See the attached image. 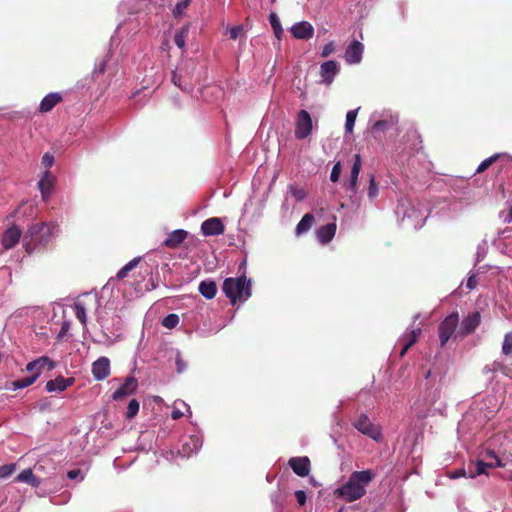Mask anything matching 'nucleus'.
Instances as JSON below:
<instances>
[{
  "label": "nucleus",
  "instance_id": "13d9d810",
  "mask_svg": "<svg viewBox=\"0 0 512 512\" xmlns=\"http://www.w3.org/2000/svg\"><path fill=\"white\" fill-rule=\"evenodd\" d=\"M182 405H183L184 407H186V408H187V411H188V412H189V414L191 415L189 405H188V404H186V403H184V402H182Z\"/></svg>",
  "mask_w": 512,
  "mask_h": 512
},
{
  "label": "nucleus",
  "instance_id": "f257e3e1",
  "mask_svg": "<svg viewBox=\"0 0 512 512\" xmlns=\"http://www.w3.org/2000/svg\"><path fill=\"white\" fill-rule=\"evenodd\" d=\"M375 478L370 469L354 471L345 484L335 490L336 497H342L347 502H354L366 495V487Z\"/></svg>",
  "mask_w": 512,
  "mask_h": 512
},
{
  "label": "nucleus",
  "instance_id": "423d86ee",
  "mask_svg": "<svg viewBox=\"0 0 512 512\" xmlns=\"http://www.w3.org/2000/svg\"><path fill=\"white\" fill-rule=\"evenodd\" d=\"M353 426L365 436L378 441L381 439V432L378 426L371 422L368 416L363 413L353 422Z\"/></svg>",
  "mask_w": 512,
  "mask_h": 512
},
{
  "label": "nucleus",
  "instance_id": "9b49d317",
  "mask_svg": "<svg viewBox=\"0 0 512 512\" xmlns=\"http://www.w3.org/2000/svg\"><path fill=\"white\" fill-rule=\"evenodd\" d=\"M288 466L298 477H306L311 471V460L308 457H294L288 459Z\"/></svg>",
  "mask_w": 512,
  "mask_h": 512
},
{
  "label": "nucleus",
  "instance_id": "393cba45",
  "mask_svg": "<svg viewBox=\"0 0 512 512\" xmlns=\"http://www.w3.org/2000/svg\"><path fill=\"white\" fill-rule=\"evenodd\" d=\"M15 480L17 482L27 483L32 487H38L41 485V480L38 477L34 476L31 468L24 469L15 477Z\"/></svg>",
  "mask_w": 512,
  "mask_h": 512
},
{
  "label": "nucleus",
  "instance_id": "e433bc0d",
  "mask_svg": "<svg viewBox=\"0 0 512 512\" xmlns=\"http://www.w3.org/2000/svg\"><path fill=\"white\" fill-rule=\"evenodd\" d=\"M162 326L167 329H174L179 324V317L177 314H169L161 322Z\"/></svg>",
  "mask_w": 512,
  "mask_h": 512
},
{
  "label": "nucleus",
  "instance_id": "6e6d98bb",
  "mask_svg": "<svg viewBox=\"0 0 512 512\" xmlns=\"http://www.w3.org/2000/svg\"><path fill=\"white\" fill-rule=\"evenodd\" d=\"M466 474H467V472L465 470H460L459 472L454 474L452 477H460V476L464 477Z\"/></svg>",
  "mask_w": 512,
  "mask_h": 512
},
{
  "label": "nucleus",
  "instance_id": "2f4dec72",
  "mask_svg": "<svg viewBox=\"0 0 512 512\" xmlns=\"http://www.w3.org/2000/svg\"><path fill=\"white\" fill-rule=\"evenodd\" d=\"M188 27L180 28L176 34H174L173 40L177 47L183 49L185 46V38L188 36Z\"/></svg>",
  "mask_w": 512,
  "mask_h": 512
},
{
  "label": "nucleus",
  "instance_id": "c85d7f7f",
  "mask_svg": "<svg viewBox=\"0 0 512 512\" xmlns=\"http://www.w3.org/2000/svg\"><path fill=\"white\" fill-rule=\"evenodd\" d=\"M501 156H502V154L497 153V154H493V155H492L491 157H489V158H486L484 161H482V162L479 164V166H478V168H477V170H476V173H477V174H481L482 172H484V171H486L487 169H489V168H490V166H491L493 163L497 162V161H498V159H500V158H501Z\"/></svg>",
  "mask_w": 512,
  "mask_h": 512
},
{
  "label": "nucleus",
  "instance_id": "6e6552de",
  "mask_svg": "<svg viewBox=\"0 0 512 512\" xmlns=\"http://www.w3.org/2000/svg\"><path fill=\"white\" fill-rule=\"evenodd\" d=\"M481 322V316L478 311H473L467 315V317L463 318L456 337H466L469 336L476 330Z\"/></svg>",
  "mask_w": 512,
  "mask_h": 512
},
{
  "label": "nucleus",
  "instance_id": "4468645a",
  "mask_svg": "<svg viewBox=\"0 0 512 512\" xmlns=\"http://www.w3.org/2000/svg\"><path fill=\"white\" fill-rule=\"evenodd\" d=\"M364 46L361 42L354 40L347 46L345 60L348 64H358L363 57Z\"/></svg>",
  "mask_w": 512,
  "mask_h": 512
},
{
  "label": "nucleus",
  "instance_id": "de8ad7c7",
  "mask_svg": "<svg viewBox=\"0 0 512 512\" xmlns=\"http://www.w3.org/2000/svg\"><path fill=\"white\" fill-rule=\"evenodd\" d=\"M242 32H243V27L241 25L234 26V27L230 28V31H229L230 38L235 40L240 37Z\"/></svg>",
  "mask_w": 512,
  "mask_h": 512
},
{
  "label": "nucleus",
  "instance_id": "4c0bfd02",
  "mask_svg": "<svg viewBox=\"0 0 512 512\" xmlns=\"http://www.w3.org/2000/svg\"><path fill=\"white\" fill-rule=\"evenodd\" d=\"M502 354L504 356H510L512 354V332L504 335L502 344Z\"/></svg>",
  "mask_w": 512,
  "mask_h": 512
},
{
  "label": "nucleus",
  "instance_id": "1a4fd4ad",
  "mask_svg": "<svg viewBox=\"0 0 512 512\" xmlns=\"http://www.w3.org/2000/svg\"><path fill=\"white\" fill-rule=\"evenodd\" d=\"M22 229L12 224L2 234L1 243L4 250H11L21 240Z\"/></svg>",
  "mask_w": 512,
  "mask_h": 512
},
{
  "label": "nucleus",
  "instance_id": "79ce46f5",
  "mask_svg": "<svg viewBox=\"0 0 512 512\" xmlns=\"http://www.w3.org/2000/svg\"><path fill=\"white\" fill-rule=\"evenodd\" d=\"M341 172H342L341 162L335 163V165L333 166L332 171H331V181L337 182L338 179L341 177Z\"/></svg>",
  "mask_w": 512,
  "mask_h": 512
},
{
  "label": "nucleus",
  "instance_id": "20e7f679",
  "mask_svg": "<svg viewBox=\"0 0 512 512\" xmlns=\"http://www.w3.org/2000/svg\"><path fill=\"white\" fill-rule=\"evenodd\" d=\"M459 326V315L457 312H452L439 323L438 335L440 341V347L446 346L451 337L456 339Z\"/></svg>",
  "mask_w": 512,
  "mask_h": 512
},
{
  "label": "nucleus",
  "instance_id": "37998d69",
  "mask_svg": "<svg viewBox=\"0 0 512 512\" xmlns=\"http://www.w3.org/2000/svg\"><path fill=\"white\" fill-rule=\"evenodd\" d=\"M388 126H389L388 121L380 120V121H377L374 123V125L372 127V131H373L374 135L376 136V133H378L380 131H386Z\"/></svg>",
  "mask_w": 512,
  "mask_h": 512
},
{
  "label": "nucleus",
  "instance_id": "ddd939ff",
  "mask_svg": "<svg viewBox=\"0 0 512 512\" xmlns=\"http://www.w3.org/2000/svg\"><path fill=\"white\" fill-rule=\"evenodd\" d=\"M92 374L97 381L105 380L110 375V361L106 356L99 357L92 364Z\"/></svg>",
  "mask_w": 512,
  "mask_h": 512
},
{
  "label": "nucleus",
  "instance_id": "5fc2aeb1",
  "mask_svg": "<svg viewBox=\"0 0 512 512\" xmlns=\"http://www.w3.org/2000/svg\"><path fill=\"white\" fill-rule=\"evenodd\" d=\"M176 364H177V371L179 373H182L184 371L185 364L183 363V360L181 359L180 356H177Z\"/></svg>",
  "mask_w": 512,
  "mask_h": 512
},
{
  "label": "nucleus",
  "instance_id": "052dcab7",
  "mask_svg": "<svg viewBox=\"0 0 512 512\" xmlns=\"http://www.w3.org/2000/svg\"><path fill=\"white\" fill-rule=\"evenodd\" d=\"M273 2H275L276 0H272Z\"/></svg>",
  "mask_w": 512,
  "mask_h": 512
},
{
  "label": "nucleus",
  "instance_id": "cd10ccee",
  "mask_svg": "<svg viewBox=\"0 0 512 512\" xmlns=\"http://www.w3.org/2000/svg\"><path fill=\"white\" fill-rule=\"evenodd\" d=\"M140 260H141L140 256L135 257L134 259L129 261L127 264H125L122 268H120L116 275L117 280L120 281V280L125 279L128 275V272L135 269L137 267V265L139 264Z\"/></svg>",
  "mask_w": 512,
  "mask_h": 512
},
{
  "label": "nucleus",
  "instance_id": "864d4df0",
  "mask_svg": "<svg viewBox=\"0 0 512 512\" xmlns=\"http://www.w3.org/2000/svg\"><path fill=\"white\" fill-rule=\"evenodd\" d=\"M80 473H81L80 469L69 470L67 472V477L69 479H76L80 475Z\"/></svg>",
  "mask_w": 512,
  "mask_h": 512
},
{
  "label": "nucleus",
  "instance_id": "f03ea898",
  "mask_svg": "<svg viewBox=\"0 0 512 512\" xmlns=\"http://www.w3.org/2000/svg\"><path fill=\"white\" fill-rule=\"evenodd\" d=\"M57 225L40 222L28 226L23 235V248L27 254L44 250L51 243Z\"/></svg>",
  "mask_w": 512,
  "mask_h": 512
},
{
  "label": "nucleus",
  "instance_id": "2eb2a0df",
  "mask_svg": "<svg viewBox=\"0 0 512 512\" xmlns=\"http://www.w3.org/2000/svg\"><path fill=\"white\" fill-rule=\"evenodd\" d=\"M201 232L204 235H222L224 233V225L220 218L211 217L201 224Z\"/></svg>",
  "mask_w": 512,
  "mask_h": 512
},
{
  "label": "nucleus",
  "instance_id": "c03bdc74",
  "mask_svg": "<svg viewBox=\"0 0 512 512\" xmlns=\"http://www.w3.org/2000/svg\"><path fill=\"white\" fill-rule=\"evenodd\" d=\"M172 82L174 85H177L183 91H188L190 89L189 85L182 83L181 76L176 73L172 74Z\"/></svg>",
  "mask_w": 512,
  "mask_h": 512
},
{
  "label": "nucleus",
  "instance_id": "09e8293b",
  "mask_svg": "<svg viewBox=\"0 0 512 512\" xmlns=\"http://www.w3.org/2000/svg\"><path fill=\"white\" fill-rule=\"evenodd\" d=\"M295 498L298 505H305L306 503V494L303 490H297L295 492Z\"/></svg>",
  "mask_w": 512,
  "mask_h": 512
},
{
  "label": "nucleus",
  "instance_id": "603ef678",
  "mask_svg": "<svg viewBox=\"0 0 512 512\" xmlns=\"http://www.w3.org/2000/svg\"><path fill=\"white\" fill-rule=\"evenodd\" d=\"M183 416V412L180 409L174 408L171 412L172 420H179Z\"/></svg>",
  "mask_w": 512,
  "mask_h": 512
},
{
  "label": "nucleus",
  "instance_id": "bf43d9fd",
  "mask_svg": "<svg viewBox=\"0 0 512 512\" xmlns=\"http://www.w3.org/2000/svg\"><path fill=\"white\" fill-rule=\"evenodd\" d=\"M430 375H431V371H430V370H428V371H427V373L425 374V377H426V378H429V377H430Z\"/></svg>",
  "mask_w": 512,
  "mask_h": 512
},
{
  "label": "nucleus",
  "instance_id": "bb28decb",
  "mask_svg": "<svg viewBox=\"0 0 512 512\" xmlns=\"http://www.w3.org/2000/svg\"><path fill=\"white\" fill-rule=\"evenodd\" d=\"M53 185V176L51 175V172L46 170L44 173V177L38 182V187H40L42 196L46 197L51 193Z\"/></svg>",
  "mask_w": 512,
  "mask_h": 512
},
{
  "label": "nucleus",
  "instance_id": "6ab92c4d",
  "mask_svg": "<svg viewBox=\"0 0 512 512\" xmlns=\"http://www.w3.org/2000/svg\"><path fill=\"white\" fill-rule=\"evenodd\" d=\"M336 227L335 222L318 227L316 230V238L318 242L326 244L332 241L336 233Z\"/></svg>",
  "mask_w": 512,
  "mask_h": 512
},
{
  "label": "nucleus",
  "instance_id": "58836bf2",
  "mask_svg": "<svg viewBox=\"0 0 512 512\" xmlns=\"http://www.w3.org/2000/svg\"><path fill=\"white\" fill-rule=\"evenodd\" d=\"M139 412V402L136 399H132L127 406L126 418L128 420L135 417Z\"/></svg>",
  "mask_w": 512,
  "mask_h": 512
},
{
  "label": "nucleus",
  "instance_id": "c9c22d12",
  "mask_svg": "<svg viewBox=\"0 0 512 512\" xmlns=\"http://www.w3.org/2000/svg\"><path fill=\"white\" fill-rule=\"evenodd\" d=\"M36 381V375H31L28 377H24L22 379H18L12 383L14 389H23L27 386L34 384Z\"/></svg>",
  "mask_w": 512,
  "mask_h": 512
},
{
  "label": "nucleus",
  "instance_id": "39448f33",
  "mask_svg": "<svg viewBox=\"0 0 512 512\" xmlns=\"http://www.w3.org/2000/svg\"><path fill=\"white\" fill-rule=\"evenodd\" d=\"M486 457L488 459H493L494 462H483V461H477L473 464V470L472 468H469V477L473 478L476 476H480L482 474H487V469L499 467L504 468L508 466V462L503 460V458H500L497 453L493 450H488L486 453Z\"/></svg>",
  "mask_w": 512,
  "mask_h": 512
},
{
  "label": "nucleus",
  "instance_id": "a19ab883",
  "mask_svg": "<svg viewBox=\"0 0 512 512\" xmlns=\"http://www.w3.org/2000/svg\"><path fill=\"white\" fill-rule=\"evenodd\" d=\"M290 192L292 197L297 201H302L306 197V192L302 187L292 186L290 187Z\"/></svg>",
  "mask_w": 512,
  "mask_h": 512
},
{
  "label": "nucleus",
  "instance_id": "473e14b6",
  "mask_svg": "<svg viewBox=\"0 0 512 512\" xmlns=\"http://www.w3.org/2000/svg\"><path fill=\"white\" fill-rule=\"evenodd\" d=\"M379 188L374 175H369V185L367 188V196L370 200H374L378 197Z\"/></svg>",
  "mask_w": 512,
  "mask_h": 512
},
{
  "label": "nucleus",
  "instance_id": "f704fd0d",
  "mask_svg": "<svg viewBox=\"0 0 512 512\" xmlns=\"http://www.w3.org/2000/svg\"><path fill=\"white\" fill-rule=\"evenodd\" d=\"M358 109L347 112L346 114V122H345V131L348 133H352L354 129V125L356 122Z\"/></svg>",
  "mask_w": 512,
  "mask_h": 512
},
{
  "label": "nucleus",
  "instance_id": "4d7b16f0",
  "mask_svg": "<svg viewBox=\"0 0 512 512\" xmlns=\"http://www.w3.org/2000/svg\"><path fill=\"white\" fill-rule=\"evenodd\" d=\"M506 222L509 224L512 223V207L510 208L509 214L507 215Z\"/></svg>",
  "mask_w": 512,
  "mask_h": 512
},
{
  "label": "nucleus",
  "instance_id": "8fccbe9b",
  "mask_svg": "<svg viewBox=\"0 0 512 512\" xmlns=\"http://www.w3.org/2000/svg\"><path fill=\"white\" fill-rule=\"evenodd\" d=\"M477 284H478V280H477V277L475 275H472L468 278L467 280V287L470 289V290H473L477 287Z\"/></svg>",
  "mask_w": 512,
  "mask_h": 512
},
{
  "label": "nucleus",
  "instance_id": "4be33fe9",
  "mask_svg": "<svg viewBox=\"0 0 512 512\" xmlns=\"http://www.w3.org/2000/svg\"><path fill=\"white\" fill-rule=\"evenodd\" d=\"M361 169V158L359 154L355 155V161L352 169H350V178L348 181L347 189L356 193L358 175Z\"/></svg>",
  "mask_w": 512,
  "mask_h": 512
},
{
  "label": "nucleus",
  "instance_id": "dca6fc26",
  "mask_svg": "<svg viewBox=\"0 0 512 512\" xmlns=\"http://www.w3.org/2000/svg\"><path fill=\"white\" fill-rule=\"evenodd\" d=\"M291 33L297 39L308 40L314 36V28L311 23L301 21L292 26Z\"/></svg>",
  "mask_w": 512,
  "mask_h": 512
},
{
  "label": "nucleus",
  "instance_id": "72a5a7b5",
  "mask_svg": "<svg viewBox=\"0 0 512 512\" xmlns=\"http://www.w3.org/2000/svg\"><path fill=\"white\" fill-rule=\"evenodd\" d=\"M191 0H181L178 1L176 7L173 8L172 14L173 17L179 19L183 16L184 10H186L190 5Z\"/></svg>",
  "mask_w": 512,
  "mask_h": 512
},
{
  "label": "nucleus",
  "instance_id": "b1692460",
  "mask_svg": "<svg viewBox=\"0 0 512 512\" xmlns=\"http://www.w3.org/2000/svg\"><path fill=\"white\" fill-rule=\"evenodd\" d=\"M217 283L214 280H202L199 284V292L207 299H212L217 295Z\"/></svg>",
  "mask_w": 512,
  "mask_h": 512
},
{
  "label": "nucleus",
  "instance_id": "412c9836",
  "mask_svg": "<svg viewBox=\"0 0 512 512\" xmlns=\"http://www.w3.org/2000/svg\"><path fill=\"white\" fill-rule=\"evenodd\" d=\"M63 100V97L58 93H51L45 96L40 103V112L41 113H48L53 110L55 106H57L61 101Z\"/></svg>",
  "mask_w": 512,
  "mask_h": 512
},
{
  "label": "nucleus",
  "instance_id": "c756f323",
  "mask_svg": "<svg viewBox=\"0 0 512 512\" xmlns=\"http://www.w3.org/2000/svg\"><path fill=\"white\" fill-rule=\"evenodd\" d=\"M269 19H270V23H271L272 29L274 31L275 37L280 39L282 37L283 29H282L279 17L276 15L275 12H271Z\"/></svg>",
  "mask_w": 512,
  "mask_h": 512
},
{
  "label": "nucleus",
  "instance_id": "a18cd8bd",
  "mask_svg": "<svg viewBox=\"0 0 512 512\" xmlns=\"http://www.w3.org/2000/svg\"><path fill=\"white\" fill-rule=\"evenodd\" d=\"M335 51V44L333 41L328 42L322 50L321 57H328L332 55Z\"/></svg>",
  "mask_w": 512,
  "mask_h": 512
},
{
  "label": "nucleus",
  "instance_id": "7ed1b4c3",
  "mask_svg": "<svg viewBox=\"0 0 512 512\" xmlns=\"http://www.w3.org/2000/svg\"><path fill=\"white\" fill-rule=\"evenodd\" d=\"M252 284L245 276L238 278H227L223 281L222 291L230 300L232 305L238 301H245L251 297Z\"/></svg>",
  "mask_w": 512,
  "mask_h": 512
},
{
  "label": "nucleus",
  "instance_id": "3c124183",
  "mask_svg": "<svg viewBox=\"0 0 512 512\" xmlns=\"http://www.w3.org/2000/svg\"><path fill=\"white\" fill-rule=\"evenodd\" d=\"M68 329H69V323L68 322H64L63 325H62V328H60V330H59L57 338L58 339L63 338L66 335V333L68 332Z\"/></svg>",
  "mask_w": 512,
  "mask_h": 512
},
{
  "label": "nucleus",
  "instance_id": "f3484780",
  "mask_svg": "<svg viewBox=\"0 0 512 512\" xmlns=\"http://www.w3.org/2000/svg\"><path fill=\"white\" fill-rule=\"evenodd\" d=\"M339 72V67L336 61L330 60L321 64V76L322 81L326 85H331L334 81V77Z\"/></svg>",
  "mask_w": 512,
  "mask_h": 512
},
{
  "label": "nucleus",
  "instance_id": "aec40b11",
  "mask_svg": "<svg viewBox=\"0 0 512 512\" xmlns=\"http://www.w3.org/2000/svg\"><path fill=\"white\" fill-rule=\"evenodd\" d=\"M188 232L182 229L174 230L168 234L164 244L165 247L169 249H177L180 244L187 238Z\"/></svg>",
  "mask_w": 512,
  "mask_h": 512
},
{
  "label": "nucleus",
  "instance_id": "a878e982",
  "mask_svg": "<svg viewBox=\"0 0 512 512\" xmlns=\"http://www.w3.org/2000/svg\"><path fill=\"white\" fill-rule=\"evenodd\" d=\"M314 224V216L313 214H305L303 215L301 221L296 225V235H302L309 231Z\"/></svg>",
  "mask_w": 512,
  "mask_h": 512
},
{
  "label": "nucleus",
  "instance_id": "f8f14e48",
  "mask_svg": "<svg viewBox=\"0 0 512 512\" xmlns=\"http://www.w3.org/2000/svg\"><path fill=\"white\" fill-rule=\"evenodd\" d=\"M138 387V381L133 376H128L122 384L112 395L114 401H120L125 397L136 392Z\"/></svg>",
  "mask_w": 512,
  "mask_h": 512
},
{
  "label": "nucleus",
  "instance_id": "ea45409f",
  "mask_svg": "<svg viewBox=\"0 0 512 512\" xmlns=\"http://www.w3.org/2000/svg\"><path fill=\"white\" fill-rule=\"evenodd\" d=\"M16 465L14 463L0 466V479L7 478L14 473Z\"/></svg>",
  "mask_w": 512,
  "mask_h": 512
},
{
  "label": "nucleus",
  "instance_id": "9d476101",
  "mask_svg": "<svg viewBox=\"0 0 512 512\" xmlns=\"http://www.w3.org/2000/svg\"><path fill=\"white\" fill-rule=\"evenodd\" d=\"M55 365V362L47 356H41L26 364V371L32 373V375H36L37 378L44 370L52 371L55 368Z\"/></svg>",
  "mask_w": 512,
  "mask_h": 512
},
{
  "label": "nucleus",
  "instance_id": "5701e85b",
  "mask_svg": "<svg viewBox=\"0 0 512 512\" xmlns=\"http://www.w3.org/2000/svg\"><path fill=\"white\" fill-rule=\"evenodd\" d=\"M420 333H421V329L416 328V329H412L407 335L402 337L401 341H403L405 343H404V346L401 347V350L399 353L400 357L405 356L407 351L409 350V348H411L413 345L416 344V342L418 341V337L420 336Z\"/></svg>",
  "mask_w": 512,
  "mask_h": 512
},
{
  "label": "nucleus",
  "instance_id": "a211bd4d",
  "mask_svg": "<svg viewBox=\"0 0 512 512\" xmlns=\"http://www.w3.org/2000/svg\"><path fill=\"white\" fill-rule=\"evenodd\" d=\"M75 382V379L73 377L64 378L61 375H58L54 380H50L46 383V391L48 393H53L55 391L63 392L69 387L70 385H73Z\"/></svg>",
  "mask_w": 512,
  "mask_h": 512
},
{
  "label": "nucleus",
  "instance_id": "7c9ffc66",
  "mask_svg": "<svg viewBox=\"0 0 512 512\" xmlns=\"http://www.w3.org/2000/svg\"><path fill=\"white\" fill-rule=\"evenodd\" d=\"M76 318L83 326L87 324L86 307L83 302L77 301L74 305Z\"/></svg>",
  "mask_w": 512,
  "mask_h": 512
},
{
  "label": "nucleus",
  "instance_id": "49530a36",
  "mask_svg": "<svg viewBox=\"0 0 512 512\" xmlns=\"http://www.w3.org/2000/svg\"><path fill=\"white\" fill-rule=\"evenodd\" d=\"M53 164H54V156L50 153H45L42 158V165L46 169H49L53 166Z\"/></svg>",
  "mask_w": 512,
  "mask_h": 512
},
{
  "label": "nucleus",
  "instance_id": "0eeeda50",
  "mask_svg": "<svg viewBox=\"0 0 512 512\" xmlns=\"http://www.w3.org/2000/svg\"><path fill=\"white\" fill-rule=\"evenodd\" d=\"M313 129V122L311 115L305 111L301 110L297 114V119L295 122V138L297 140H303L311 134Z\"/></svg>",
  "mask_w": 512,
  "mask_h": 512
}]
</instances>
